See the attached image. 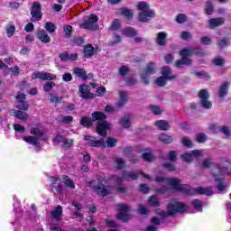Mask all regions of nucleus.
Segmentation results:
<instances>
[{"mask_svg":"<svg viewBox=\"0 0 231 231\" xmlns=\"http://www.w3.org/2000/svg\"><path fill=\"white\" fill-rule=\"evenodd\" d=\"M51 189L54 194H60L64 189L62 188L61 184H57V181H59V179L56 177H51Z\"/></svg>","mask_w":231,"mask_h":231,"instance_id":"6ab92c4d","label":"nucleus"},{"mask_svg":"<svg viewBox=\"0 0 231 231\" xmlns=\"http://www.w3.org/2000/svg\"><path fill=\"white\" fill-rule=\"evenodd\" d=\"M117 210H119L117 215L118 219H122V221H129V219H131V216L127 214L129 212V206L118 204Z\"/></svg>","mask_w":231,"mask_h":231,"instance_id":"4468645a","label":"nucleus"},{"mask_svg":"<svg viewBox=\"0 0 231 231\" xmlns=\"http://www.w3.org/2000/svg\"><path fill=\"white\" fill-rule=\"evenodd\" d=\"M155 181H157V183H162V185H164L162 188H158L156 189V191L160 194H167V192H169V187H167V185H169L170 187H171V189H174L175 190L183 192V194H190V189L189 188V186L181 185L180 183V180L178 179H167L163 176H157Z\"/></svg>","mask_w":231,"mask_h":231,"instance_id":"f03ea898","label":"nucleus"},{"mask_svg":"<svg viewBox=\"0 0 231 231\" xmlns=\"http://www.w3.org/2000/svg\"><path fill=\"white\" fill-rule=\"evenodd\" d=\"M213 63L215 66H223V64H225V60L223 58L217 57L214 59Z\"/></svg>","mask_w":231,"mask_h":231,"instance_id":"bf43d9fd","label":"nucleus"},{"mask_svg":"<svg viewBox=\"0 0 231 231\" xmlns=\"http://www.w3.org/2000/svg\"><path fill=\"white\" fill-rule=\"evenodd\" d=\"M202 166L205 169H208V167H212V176L215 178V181L217 183V189L219 192H225L226 190V183L225 182V173L229 172L228 170L231 167L230 162H226V167L221 168L219 165L212 163L210 160H204L202 162Z\"/></svg>","mask_w":231,"mask_h":231,"instance_id":"f257e3e1","label":"nucleus"},{"mask_svg":"<svg viewBox=\"0 0 231 231\" xmlns=\"http://www.w3.org/2000/svg\"><path fill=\"white\" fill-rule=\"evenodd\" d=\"M137 212L139 213V214H142V215H143V216H147V214H149V209L147 208V207H145L144 205H143V204H140L139 205V208H138V209H137Z\"/></svg>","mask_w":231,"mask_h":231,"instance_id":"de8ad7c7","label":"nucleus"},{"mask_svg":"<svg viewBox=\"0 0 231 231\" xmlns=\"http://www.w3.org/2000/svg\"><path fill=\"white\" fill-rule=\"evenodd\" d=\"M195 77H199V79H210V75H208L207 72L203 70L195 72Z\"/></svg>","mask_w":231,"mask_h":231,"instance_id":"8fccbe9b","label":"nucleus"},{"mask_svg":"<svg viewBox=\"0 0 231 231\" xmlns=\"http://www.w3.org/2000/svg\"><path fill=\"white\" fill-rule=\"evenodd\" d=\"M60 120V122H62V124H71V122H73V116H63Z\"/></svg>","mask_w":231,"mask_h":231,"instance_id":"052dcab7","label":"nucleus"},{"mask_svg":"<svg viewBox=\"0 0 231 231\" xmlns=\"http://www.w3.org/2000/svg\"><path fill=\"white\" fill-rule=\"evenodd\" d=\"M159 140L161 142H163L164 143H171L172 142V137L171 135H167L165 134H162L160 136H159Z\"/></svg>","mask_w":231,"mask_h":231,"instance_id":"c03bdc74","label":"nucleus"},{"mask_svg":"<svg viewBox=\"0 0 231 231\" xmlns=\"http://www.w3.org/2000/svg\"><path fill=\"white\" fill-rule=\"evenodd\" d=\"M32 79H39L40 80H55L57 76L50 72H34Z\"/></svg>","mask_w":231,"mask_h":231,"instance_id":"f3484780","label":"nucleus"},{"mask_svg":"<svg viewBox=\"0 0 231 231\" xmlns=\"http://www.w3.org/2000/svg\"><path fill=\"white\" fill-rule=\"evenodd\" d=\"M176 21L177 23H179V24H181L183 23H185L187 21V16L183 14H180L177 17H176Z\"/></svg>","mask_w":231,"mask_h":231,"instance_id":"13d9d810","label":"nucleus"},{"mask_svg":"<svg viewBox=\"0 0 231 231\" xmlns=\"http://www.w3.org/2000/svg\"><path fill=\"white\" fill-rule=\"evenodd\" d=\"M31 21L35 23V21H41L42 19V14L41 13V4L39 2H34L31 10Z\"/></svg>","mask_w":231,"mask_h":231,"instance_id":"ddd939ff","label":"nucleus"},{"mask_svg":"<svg viewBox=\"0 0 231 231\" xmlns=\"http://www.w3.org/2000/svg\"><path fill=\"white\" fill-rule=\"evenodd\" d=\"M53 142L55 143H62L63 147L66 149H69L73 146V139L65 138L60 134L56 135V137L53 139Z\"/></svg>","mask_w":231,"mask_h":231,"instance_id":"dca6fc26","label":"nucleus"},{"mask_svg":"<svg viewBox=\"0 0 231 231\" xmlns=\"http://www.w3.org/2000/svg\"><path fill=\"white\" fill-rule=\"evenodd\" d=\"M81 125H84V127H91L92 120L91 118L83 116L80 120Z\"/></svg>","mask_w":231,"mask_h":231,"instance_id":"49530a36","label":"nucleus"},{"mask_svg":"<svg viewBox=\"0 0 231 231\" xmlns=\"http://www.w3.org/2000/svg\"><path fill=\"white\" fill-rule=\"evenodd\" d=\"M124 35L126 37H134L136 35V31L133 28H126L123 30Z\"/></svg>","mask_w":231,"mask_h":231,"instance_id":"a18cd8bd","label":"nucleus"},{"mask_svg":"<svg viewBox=\"0 0 231 231\" xmlns=\"http://www.w3.org/2000/svg\"><path fill=\"white\" fill-rule=\"evenodd\" d=\"M53 86H55V84H53V82H47L44 84L43 89L46 92L51 91V89H53Z\"/></svg>","mask_w":231,"mask_h":231,"instance_id":"680f3d73","label":"nucleus"},{"mask_svg":"<svg viewBox=\"0 0 231 231\" xmlns=\"http://www.w3.org/2000/svg\"><path fill=\"white\" fill-rule=\"evenodd\" d=\"M156 73V64L151 62L146 66L144 71L141 74V80L143 84H149V79L151 75H154Z\"/></svg>","mask_w":231,"mask_h":231,"instance_id":"9b49d317","label":"nucleus"},{"mask_svg":"<svg viewBox=\"0 0 231 231\" xmlns=\"http://www.w3.org/2000/svg\"><path fill=\"white\" fill-rule=\"evenodd\" d=\"M63 30L68 37H71L73 27H71L70 25H67L63 28Z\"/></svg>","mask_w":231,"mask_h":231,"instance_id":"0e129e2a","label":"nucleus"},{"mask_svg":"<svg viewBox=\"0 0 231 231\" xmlns=\"http://www.w3.org/2000/svg\"><path fill=\"white\" fill-rule=\"evenodd\" d=\"M192 205L198 212H201L203 210V202L201 200L195 199L192 201Z\"/></svg>","mask_w":231,"mask_h":231,"instance_id":"79ce46f5","label":"nucleus"},{"mask_svg":"<svg viewBox=\"0 0 231 231\" xmlns=\"http://www.w3.org/2000/svg\"><path fill=\"white\" fill-rule=\"evenodd\" d=\"M106 118V116L105 113L97 111L92 114V121L97 122V120L96 131L99 136H107V131L113 127L111 124L105 121Z\"/></svg>","mask_w":231,"mask_h":231,"instance_id":"7ed1b4c3","label":"nucleus"},{"mask_svg":"<svg viewBox=\"0 0 231 231\" xmlns=\"http://www.w3.org/2000/svg\"><path fill=\"white\" fill-rule=\"evenodd\" d=\"M123 167H125V162L120 158L116 159V169H123Z\"/></svg>","mask_w":231,"mask_h":231,"instance_id":"774afa93","label":"nucleus"},{"mask_svg":"<svg viewBox=\"0 0 231 231\" xmlns=\"http://www.w3.org/2000/svg\"><path fill=\"white\" fill-rule=\"evenodd\" d=\"M31 134H33L34 136H25L23 137V142L32 143V145L39 151V141L41 140V136H44V128L41 125L32 127Z\"/></svg>","mask_w":231,"mask_h":231,"instance_id":"0eeeda50","label":"nucleus"},{"mask_svg":"<svg viewBox=\"0 0 231 231\" xmlns=\"http://www.w3.org/2000/svg\"><path fill=\"white\" fill-rule=\"evenodd\" d=\"M225 24V18H212L208 21V28L211 30L214 28H217V26H223Z\"/></svg>","mask_w":231,"mask_h":231,"instance_id":"aec40b11","label":"nucleus"},{"mask_svg":"<svg viewBox=\"0 0 231 231\" xmlns=\"http://www.w3.org/2000/svg\"><path fill=\"white\" fill-rule=\"evenodd\" d=\"M73 73H74V75H77V77H80V79H85L88 75L86 73V70H84V69H80V68L73 69Z\"/></svg>","mask_w":231,"mask_h":231,"instance_id":"c9c22d12","label":"nucleus"},{"mask_svg":"<svg viewBox=\"0 0 231 231\" xmlns=\"http://www.w3.org/2000/svg\"><path fill=\"white\" fill-rule=\"evenodd\" d=\"M197 142H199V143H203V142H207V134L203 133L197 134Z\"/></svg>","mask_w":231,"mask_h":231,"instance_id":"6e6d98bb","label":"nucleus"},{"mask_svg":"<svg viewBox=\"0 0 231 231\" xmlns=\"http://www.w3.org/2000/svg\"><path fill=\"white\" fill-rule=\"evenodd\" d=\"M119 180H138V173H134V171H124Z\"/></svg>","mask_w":231,"mask_h":231,"instance_id":"c85d7f7f","label":"nucleus"},{"mask_svg":"<svg viewBox=\"0 0 231 231\" xmlns=\"http://www.w3.org/2000/svg\"><path fill=\"white\" fill-rule=\"evenodd\" d=\"M131 122H133V115H127V116H125L119 121V124H121L123 127H125L127 129L128 127H131Z\"/></svg>","mask_w":231,"mask_h":231,"instance_id":"a878e982","label":"nucleus"},{"mask_svg":"<svg viewBox=\"0 0 231 231\" xmlns=\"http://www.w3.org/2000/svg\"><path fill=\"white\" fill-rule=\"evenodd\" d=\"M228 88H230L229 82L225 81L224 83H222L218 90V97H226V93H228Z\"/></svg>","mask_w":231,"mask_h":231,"instance_id":"393cba45","label":"nucleus"},{"mask_svg":"<svg viewBox=\"0 0 231 231\" xmlns=\"http://www.w3.org/2000/svg\"><path fill=\"white\" fill-rule=\"evenodd\" d=\"M6 33L8 35V37H12V35H14V33H15V26L8 25L6 27Z\"/></svg>","mask_w":231,"mask_h":231,"instance_id":"4d7b16f0","label":"nucleus"},{"mask_svg":"<svg viewBox=\"0 0 231 231\" xmlns=\"http://www.w3.org/2000/svg\"><path fill=\"white\" fill-rule=\"evenodd\" d=\"M88 186L93 189L96 194L98 196H109V194H113L115 192V187L113 186H105L102 182V180L97 179L88 182Z\"/></svg>","mask_w":231,"mask_h":231,"instance_id":"39448f33","label":"nucleus"},{"mask_svg":"<svg viewBox=\"0 0 231 231\" xmlns=\"http://www.w3.org/2000/svg\"><path fill=\"white\" fill-rule=\"evenodd\" d=\"M115 145H116V140L112 137H107L106 144L105 147H115Z\"/></svg>","mask_w":231,"mask_h":231,"instance_id":"3c124183","label":"nucleus"},{"mask_svg":"<svg viewBox=\"0 0 231 231\" xmlns=\"http://www.w3.org/2000/svg\"><path fill=\"white\" fill-rule=\"evenodd\" d=\"M157 44L159 46H164V44H167V32H161L157 34Z\"/></svg>","mask_w":231,"mask_h":231,"instance_id":"bb28decb","label":"nucleus"},{"mask_svg":"<svg viewBox=\"0 0 231 231\" xmlns=\"http://www.w3.org/2000/svg\"><path fill=\"white\" fill-rule=\"evenodd\" d=\"M98 16L95 14H90L88 19H85V23L79 24V28L84 30H97L98 28Z\"/></svg>","mask_w":231,"mask_h":231,"instance_id":"1a4fd4ad","label":"nucleus"},{"mask_svg":"<svg viewBox=\"0 0 231 231\" xmlns=\"http://www.w3.org/2000/svg\"><path fill=\"white\" fill-rule=\"evenodd\" d=\"M143 158L145 162H152V160H154L152 150L147 149L145 152L143 153Z\"/></svg>","mask_w":231,"mask_h":231,"instance_id":"473e14b6","label":"nucleus"},{"mask_svg":"<svg viewBox=\"0 0 231 231\" xmlns=\"http://www.w3.org/2000/svg\"><path fill=\"white\" fill-rule=\"evenodd\" d=\"M14 116L15 118H19V120H28V114L26 112H23L21 110H17L14 113Z\"/></svg>","mask_w":231,"mask_h":231,"instance_id":"e433bc0d","label":"nucleus"},{"mask_svg":"<svg viewBox=\"0 0 231 231\" xmlns=\"http://www.w3.org/2000/svg\"><path fill=\"white\" fill-rule=\"evenodd\" d=\"M218 131H220V133H223V134H225L226 138H231V131L228 128V126H225V125L218 126Z\"/></svg>","mask_w":231,"mask_h":231,"instance_id":"a19ab883","label":"nucleus"},{"mask_svg":"<svg viewBox=\"0 0 231 231\" xmlns=\"http://www.w3.org/2000/svg\"><path fill=\"white\" fill-rule=\"evenodd\" d=\"M228 44H230V41H228V39H222L217 42L218 47L221 49L226 48Z\"/></svg>","mask_w":231,"mask_h":231,"instance_id":"864d4df0","label":"nucleus"},{"mask_svg":"<svg viewBox=\"0 0 231 231\" xmlns=\"http://www.w3.org/2000/svg\"><path fill=\"white\" fill-rule=\"evenodd\" d=\"M205 156V151L203 150H195L190 152H185L181 155V158L184 162L187 163H190L191 162H194L196 158H203Z\"/></svg>","mask_w":231,"mask_h":231,"instance_id":"9d476101","label":"nucleus"},{"mask_svg":"<svg viewBox=\"0 0 231 231\" xmlns=\"http://www.w3.org/2000/svg\"><path fill=\"white\" fill-rule=\"evenodd\" d=\"M79 97L81 98H95V95H93L90 91L91 88L88 85H80L79 87Z\"/></svg>","mask_w":231,"mask_h":231,"instance_id":"a211bd4d","label":"nucleus"},{"mask_svg":"<svg viewBox=\"0 0 231 231\" xmlns=\"http://www.w3.org/2000/svg\"><path fill=\"white\" fill-rule=\"evenodd\" d=\"M61 181L66 185V187H69V189H75V182L71 178L68 177V175H62L61 176Z\"/></svg>","mask_w":231,"mask_h":231,"instance_id":"c756f323","label":"nucleus"},{"mask_svg":"<svg viewBox=\"0 0 231 231\" xmlns=\"http://www.w3.org/2000/svg\"><path fill=\"white\" fill-rule=\"evenodd\" d=\"M188 208L189 207H187L185 203L172 200L168 205V212H165L160 208L156 209L155 212L162 217H168L169 216H174V214L177 213L183 214V212H187Z\"/></svg>","mask_w":231,"mask_h":231,"instance_id":"20e7f679","label":"nucleus"},{"mask_svg":"<svg viewBox=\"0 0 231 231\" xmlns=\"http://www.w3.org/2000/svg\"><path fill=\"white\" fill-rule=\"evenodd\" d=\"M60 59L62 62H67V60H77L79 59V54L63 52L60 54Z\"/></svg>","mask_w":231,"mask_h":231,"instance_id":"412c9836","label":"nucleus"},{"mask_svg":"<svg viewBox=\"0 0 231 231\" xmlns=\"http://www.w3.org/2000/svg\"><path fill=\"white\" fill-rule=\"evenodd\" d=\"M201 42L206 46H208V44L212 43V39L208 36H205L201 38Z\"/></svg>","mask_w":231,"mask_h":231,"instance_id":"69168bd1","label":"nucleus"},{"mask_svg":"<svg viewBox=\"0 0 231 231\" xmlns=\"http://www.w3.org/2000/svg\"><path fill=\"white\" fill-rule=\"evenodd\" d=\"M119 14H121V15H125V17H127V19H133V10L124 7L119 9Z\"/></svg>","mask_w":231,"mask_h":231,"instance_id":"4c0bfd02","label":"nucleus"},{"mask_svg":"<svg viewBox=\"0 0 231 231\" xmlns=\"http://www.w3.org/2000/svg\"><path fill=\"white\" fill-rule=\"evenodd\" d=\"M155 127H158V129H161V131H169L171 129V125H169V123L167 121L159 120L154 123Z\"/></svg>","mask_w":231,"mask_h":231,"instance_id":"cd10ccee","label":"nucleus"},{"mask_svg":"<svg viewBox=\"0 0 231 231\" xmlns=\"http://www.w3.org/2000/svg\"><path fill=\"white\" fill-rule=\"evenodd\" d=\"M36 37L37 39H39V41L44 43H48L51 41V38H50V36L48 35V32H46V31L44 30L39 31L36 33Z\"/></svg>","mask_w":231,"mask_h":231,"instance_id":"b1692460","label":"nucleus"},{"mask_svg":"<svg viewBox=\"0 0 231 231\" xmlns=\"http://www.w3.org/2000/svg\"><path fill=\"white\" fill-rule=\"evenodd\" d=\"M162 75L165 77V79H168V80H174V79H178V76L172 74V70H171L169 66L162 69Z\"/></svg>","mask_w":231,"mask_h":231,"instance_id":"4be33fe9","label":"nucleus"},{"mask_svg":"<svg viewBox=\"0 0 231 231\" xmlns=\"http://www.w3.org/2000/svg\"><path fill=\"white\" fill-rule=\"evenodd\" d=\"M129 102V94L127 92L121 91L119 92V100L117 102V107H122Z\"/></svg>","mask_w":231,"mask_h":231,"instance_id":"5701e85b","label":"nucleus"},{"mask_svg":"<svg viewBox=\"0 0 231 231\" xmlns=\"http://www.w3.org/2000/svg\"><path fill=\"white\" fill-rule=\"evenodd\" d=\"M193 53L199 55L198 49L194 47H188L180 51V55L182 57V60H179L175 62L176 68H183V66H192V60L187 58L190 57Z\"/></svg>","mask_w":231,"mask_h":231,"instance_id":"423d86ee","label":"nucleus"},{"mask_svg":"<svg viewBox=\"0 0 231 231\" xmlns=\"http://www.w3.org/2000/svg\"><path fill=\"white\" fill-rule=\"evenodd\" d=\"M83 51L85 57H87V59H89V57H93L95 55V47L91 44H88L84 48Z\"/></svg>","mask_w":231,"mask_h":231,"instance_id":"7c9ffc66","label":"nucleus"},{"mask_svg":"<svg viewBox=\"0 0 231 231\" xmlns=\"http://www.w3.org/2000/svg\"><path fill=\"white\" fill-rule=\"evenodd\" d=\"M44 28L47 32H49V33H55L57 30V26L55 25V23L50 22L45 23Z\"/></svg>","mask_w":231,"mask_h":231,"instance_id":"58836bf2","label":"nucleus"},{"mask_svg":"<svg viewBox=\"0 0 231 231\" xmlns=\"http://www.w3.org/2000/svg\"><path fill=\"white\" fill-rule=\"evenodd\" d=\"M176 158H177L176 152L171 151L168 154V159L170 160V162H176Z\"/></svg>","mask_w":231,"mask_h":231,"instance_id":"338daca9","label":"nucleus"},{"mask_svg":"<svg viewBox=\"0 0 231 231\" xmlns=\"http://www.w3.org/2000/svg\"><path fill=\"white\" fill-rule=\"evenodd\" d=\"M50 102L51 104H60L62 102V97H59L55 94H50Z\"/></svg>","mask_w":231,"mask_h":231,"instance_id":"ea45409f","label":"nucleus"},{"mask_svg":"<svg viewBox=\"0 0 231 231\" xmlns=\"http://www.w3.org/2000/svg\"><path fill=\"white\" fill-rule=\"evenodd\" d=\"M181 142H182V145H184V147H192V141L190 140V138L183 137Z\"/></svg>","mask_w":231,"mask_h":231,"instance_id":"603ef678","label":"nucleus"},{"mask_svg":"<svg viewBox=\"0 0 231 231\" xmlns=\"http://www.w3.org/2000/svg\"><path fill=\"white\" fill-rule=\"evenodd\" d=\"M167 78L164 77H159L157 78V79L155 80V84L156 86H159V88H163V86L167 85Z\"/></svg>","mask_w":231,"mask_h":231,"instance_id":"37998d69","label":"nucleus"},{"mask_svg":"<svg viewBox=\"0 0 231 231\" xmlns=\"http://www.w3.org/2000/svg\"><path fill=\"white\" fill-rule=\"evenodd\" d=\"M199 97L200 98V104L202 107L205 109H210L212 107V102L208 100L210 94H208V90L202 89L199 92Z\"/></svg>","mask_w":231,"mask_h":231,"instance_id":"f8f14e48","label":"nucleus"},{"mask_svg":"<svg viewBox=\"0 0 231 231\" xmlns=\"http://www.w3.org/2000/svg\"><path fill=\"white\" fill-rule=\"evenodd\" d=\"M137 10L140 11L138 14V21L141 23H147L154 17L155 14L149 8V4L146 2H139L136 5Z\"/></svg>","mask_w":231,"mask_h":231,"instance_id":"6e6552de","label":"nucleus"},{"mask_svg":"<svg viewBox=\"0 0 231 231\" xmlns=\"http://www.w3.org/2000/svg\"><path fill=\"white\" fill-rule=\"evenodd\" d=\"M195 192H197V194H204L206 196H212L213 192H212V188H201V187H198L195 189Z\"/></svg>","mask_w":231,"mask_h":231,"instance_id":"2f4dec72","label":"nucleus"},{"mask_svg":"<svg viewBox=\"0 0 231 231\" xmlns=\"http://www.w3.org/2000/svg\"><path fill=\"white\" fill-rule=\"evenodd\" d=\"M180 37L181 39H183V41H189L192 37V35L189 32H182L180 33Z\"/></svg>","mask_w":231,"mask_h":231,"instance_id":"e2e57ef3","label":"nucleus"},{"mask_svg":"<svg viewBox=\"0 0 231 231\" xmlns=\"http://www.w3.org/2000/svg\"><path fill=\"white\" fill-rule=\"evenodd\" d=\"M84 140L88 142L90 147H106V142L104 139L97 140V137L91 135H85Z\"/></svg>","mask_w":231,"mask_h":231,"instance_id":"2eb2a0df","label":"nucleus"},{"mask_svg":"<svg viewBox=\"0 0 231 231\" xmlns=\"http://www.w3.org/2000/svg\"><path fill=\"white\" fill-rule=\"evenodd\" d=\"M126 86H134V84H136L137 80L136 79L133 78V77H128L125 79V80Z\"/></svg>","mask_w":231,"mask_h":231,"instance_id":"5fc2aeb1","label":"nucleus"},{"mask_svg":"<svg viewBox=\"0 0 231 231\" xmlns=\"http://www.w3.org/2000/svg\"><path fill=\"white\" fill-rule=\"evenodd\" d=\"M149 109L152 113H153V115H162V108H160V106L151 105Z\"/></svg>","mask_w":231,"mask_h":231,"instance_id":"09e8293b","label":"nucleus"},{"mask_svg":"<svg viewBox=\"0 0 231 231\" xmlns=\"http://www.w3.org/2000/svg\"><path fill=\"white\" fill-rule=\"evenodd\" d=\"M51 216L54 219H60V216H62V207L58 206L51 211Z\"/></svg>","mask_w":231,"mask_h":231,"instance_id":"72a5a7b5","label":"nucleus"},{"mask_svg":"<svg viewBox=\"0 0 231 231\" xmlns=\"http://www.w3.org/2000/svg\"><path fill=\"white\" fill-rule=\"evenodd\" d=\"M150 207H160V199L156 196H151L148 199Z\"/></svg>","mask_w":231,"mask_h":231,"instance_id":"f704fd0d","label":"nucleus"}]
</instances>
